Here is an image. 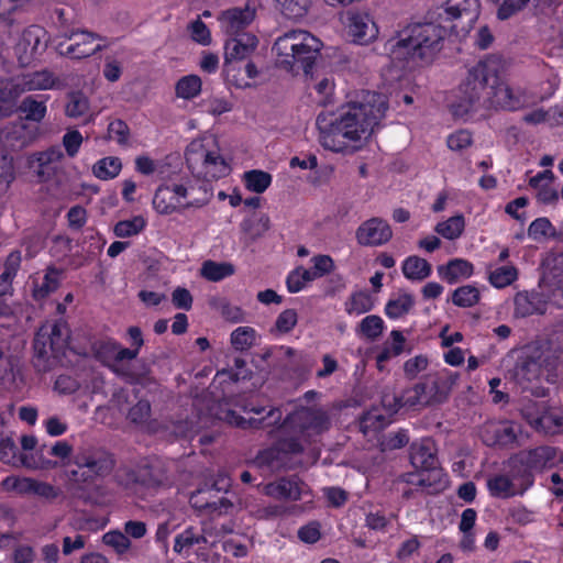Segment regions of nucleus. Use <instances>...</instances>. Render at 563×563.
I'll list each match as a JSON object with an SVG mask.
<instances>
[{
  "label": "nucleus",
  "mask_w": 563,
  "mask_h": 563,
  "mask_svg": "<svg viewBox=\"0 0 563 563\" xmlns=\"http://www.w3.org/2000/svg\"><path fill=\"white\" fill-rule=\"evenodd\" d=\"M374 307V299L366 290L356 291L351 295L346 302L347 313L362 314L368 312Z\"/></svg>",
  "instance_id": "nucleus-39"
},
{
  "label": "nucleus",
  "mask_w": 563,
  "mask_h": 563,
  "mask_svg": "<svg viewBox=\"0 0 563 563\" xmlns=\"http://www.w3.org/2000/svg\"><path fill=\"white\" fill-rule=\"evenodd\" d=\"M521 106L520 96L515 95L501 80L498 62L487 58L468 70L457 88L451 111L454 117L463 118L481 109L516 110Z\"/></svg>",
  "instance_id": "nucleus-2"
},
{
  "label": "nucleus",
  "mask_w": 563,
  "mask_h": 563,
  "mask_svg": "<svg viewBox=\"0 0 563 563\" xmlns=\"http://www.w3.org/2000/svg\"><path fill=\"white\" fill-rule=\"evenodd\" d=\"M144 227L145 220L143 219V217L137 216L131 220L119 221L114 225L113 232L118 238H129L140 233L144 229Z\"/></svg>",
  "instance_id": "nucleus-49"
},
{
  "label": "nucleus",
  "mask_w": 563,
  "mask_h": 563,
  "mask_svg": "<svg viewBox=\"0 0 563 563\" xmlns=\"http://www.w3.org/2000/svg\"><path fill=\"white\" fill-rule=\"evenodd\" d=\"M220 419L241 429H262L278 423L282 419V411L278 408H272L265 417L245 419L235 411L228 409L222 411Z\"/></svg>",
  "instance_id": "nucleus-15"
},
{
  "label": "nucleus",
  "mask_w": 563,
  "mask_h": 563,
  "mask_svg": "<svg viewBox=\"0 0 563 563\" xmlns=\"http://www.w3.org/2000/svg\"><path fill=\"white\" fill-rule=\"evenodd\" d=\"M166 470L159 461L141 466L135 475V482L147 487L157 488L167 482Z\"/></svg>",
  "instance_id": "nucleus-20"
},
{
  "label": "nucleus",
  "mask_w": 563,
  "mask_h": 563,
  "mask_svg": "<svg viewBox=\"0 0 563 563\" xmlns=\"http://www.w3.org/2000/svg\"><path fill=\"white\" fill-rule=\"evenodd\" d=\"M102 541L104 544L112 547L119 554L124 553L130 547L131 541L120 531H110L103 534Z\"/></svg>",
  "instance_id": "nucleus-59"
},
{
  "label": "nucleus",
  "mask_w": 563,
  "mask_h": 563,
  "mask_svg": "<svg viewBox=\"0 0 563 563\" xmlns=\"http://www.w3.org/2000/svg\"><path fill=\"white\" fill-rule=\"evenodd\" d=\"M23 82L24 91L26 90H46L55 86L57 78L47 69L34 71L19 77Z\"/></svg>",
  "instance_id": "nucleus-27"
},
{
  "label": "nucleus",
  "mask_w": 563,
  "mask_h": 563,
  "mask_svg": "<svg viewBox=\"0 0 563 563\" xmlns=\"http://www.w3.org/2000/svg\"><path fill=\"white\" fill-rule=\"evenodd\" d=\"M533 298L528 292H518L515 297L516 313L521 317L533 314L537 311Z\"/></svg>",
  "instance_id": "nucleus-60"
},
{
  "label": "nucleus",
  "mask_w": 563,
  "mask_h": 563,
  "mask_svg": "<svg viewBox=\"0 0 563 563\" xmlns=\"http://www.w3.org/2000/svg\"><path fill=\"white\" fill-rule=\"evenodd\" d=\"M63 41L58 43V51L62 55L71 58H86L102 49V46L96 43L97 34L71 29L70 32L62 33Z\"/></svg>",
  "instance_id": "nucleus-11"
},
{
  "label": "nucleus",
  "mask_w": 563,
  "mask_h": 563,
  "mask_svg": "<svg viewBox=\"0 0 563 563\" xmlns=\"http://www.w3.org/2000/svg\"><path fill=\"white\" fill-rule=\"evenodd\" d=\"M65 113L69 118H79L89 110L88 98L81 91H71L67 95Z\"/></svg>",
  "instance_id": "nucleus-37"
},
{
  "label": "nucleus",
  "mask_w": 563,
  "mask_h": 563,
  "mask_svg": "<svg viewBox=\"0 0 563 563\" xmlns=\"http://www.w3.org/2000/svg\"><path fill=\"white\" fill-rule=\"evenodd\" d=\"M153 206L162 214H169L176 210L177 205L174 202L170 186L158 187L153 198Z\"/></svg>",
  "instance_id": "nucleus-41"
},
{
  "label": "nucleus",
  "mask_w": 563,
  "mask_h": 563,
  "mask_svg": "<svg viewBox=\"0 0 563 563\" xmlns=\"http://www.w3.org/2000/svg\"><path fill=\"white\" fill-rule=\"evenodd\" d=\"M413 297L409 294H404L397 299H391L387 302L385 312L391 319H397L408 313L413 306Z\"/></svg>",
  "instance_id": "nucleus-45"
},
{
  "label": "nucleus",
  "mask_w": 563,
  "mask_h": 563,
  "mask_svg": "<svg viewBox=\"0 0 563 563\" xmlns=\"http://www.w3.org/2000/svg\"><path fill=\"white\" fill-rule=\"evenodd\" d=\"M383 329L384 322L382 318L376 314L365 317L358 325L360 332L371 341H375L379 338Z\"/></svg>",
  "instance_id": "nucleus-50"
},
{
  "label": "nucleus",
  "mask_w": 563,
  "mask_h": 563,
  "mask_svg": "<svg viewBox=\"0 0 563 563\" xmlns=\"http://www.w3.org/2000/svg\"><path fill=\"white\" fill-rule=\"evenodd\" d=\"M556 231L548 218H538L528 228V235L533 240L555 236Z\"/></svg>",
  "instance_id": "nucleus-55"
},
{
  "label": "nucleus",
  "mask_w": 563,
  "mask_h": 563,
  "mask_svg": "<svg viewBox=\"0 0 563 563\" xmlns=\"http://www.w3.org/2000/svg\"><path fill=\"white\" fill-rule=\"evenodd\" d=\"M515 266H503L489 274V283L496 288H504L517 279Z\"/></svg>",
  "instance_id": "nucleus-51"
},
{
  "label": "nucleus",
  "mask_w": 563,
  "mask_h": 563,
  "mask_svg": "<svg viewBox=\"0 0 563 563\" xmlns=\"http://www.w3.org/2000/svg\"><path fill=\"white\" fill-rule=\"evenodd\" d=\"M388 109L387 97L362 91L360 99L335 113L321 112L316 120L320 144L332 152L353 154L367 141Z\"/></svg>",
  "instance_id": "nucleus-1"
},
{
  "label": "nucleus",
  "mask_w": 563,
  "mask_h": 563,
  "mask_svg": "<svg viewBox=\"0 0 563 563\" xmlns=\"http://www.w3.org/2000/svg\"><path fill=\"white\" fill-rule=\"evenodd\" d=\"M18 446L11 437H2L0 439V461L5 464L16 465L18 461L22 465L30 468H37L38 464L35 462L33 455L22 454L18 456Z\"/></svg>",
  "instance_id": "nucleus-24"
},
{
  "label": "nucleus",
  "mask_w": 563,
  "mask_h": 563,
  "mask_svg": "<svg viewBox=\"0 0 563 563\" xmlns=\"http://www.w3.org/2000/svg\"><path fill=\"white\" fill-rule=\"evenodd\" d=\"M322 43L307 31L297 30L285 33L274 43L273 49L279 57V65L287 70L301 69L306 76L320 55Z\"/></svg>",
  "instance_id": "nucleus-5"
},
{
  "label": "nucleus",
  "mask_w": 563,
  "mask_h": 563,
  "mask_svg": "<svg viewBox=\"0 0 563 563\" xmlns=\"http://www.w3.org/2000/svg\"><path fill=\"white\" fill-rule=\"evenodd\" d=\"M23 92L19 77L0 81V118L10 117L16 110V100Z\"/></svg>",
  "instance_id": "nucleus-17"
},
{
  "label": "nucleus",
  "mask_w": 563,
  "mask_h": 563,
  "mask_svg": "<svg viewBox=\"0 0 563 563\" xmlns=\"http://www.w3.org/2000/svg\"><path fill=\"white\" fill-rule=\"evenodd\" d=\"M297 320L296 310L286 309L277 317L275 328L280 333H288L297 324Z\"/></svg>",
  "instance_id": "nucleus-61"
},
{
  "label": "nucleus",
  "mask_w": 563,
  "mask_h": 563,
  "mask_svg": "<svg viewBox=\"0 0 563 563\" xmlns=\"http://www.w3.org/2000/svg\"><path fill=\"white\" fill-rule=\"evenodd\" d=\"M393 236L389 224L380 218L363 222L356 230V240L361 245L376 246L387 243Z\"/></svg>",
  "instance_id": "nucleus-13"
},
{
  "label": "nucleus",
  "mask_w": 563,
  "mask_h": 563,
  "mask_svg": "<svg viewBox=\"0 0 563 563\" xmlns=\"http://www.w3.org/2000/svg\"><path fill=\"white\" fill-rule=\"evenodd\" d=\"M303 446L296 438L278 440L273 446L260 451L254 463L258 467H266L271 471H279L287 466L289 455L299 454Z\"/></svg>",
  "instance_id": "nucleus-10"
},
{
  "label": "nucleus",
  "mask_w": 563,
  "mask_h": 563,
  "mask_svg": "<svg viewBox=\"0 0 563 563\" xmlns=\"http://www.w3.org/2000/svg\"><path fill=\"white\" fill-rule=\"evenodd\" d=\"M298 538L305 543H316L321 538L320 523L318 521H310L301 527L298 530Z\"/></svg>",
  "instance_id": "nucleus-63"
},
{
  "label": "nucleus",
  "mask_w": 563,
  "mask_h": 563,
  "mask_svg": "<svg viewBox=\"0 0 563 563\" xmlns=\"http://www.w3.org/2000/svg\"><path fill=\"white\" fill-rule=\"evenodd\" d=\"M57 275L58 272L56 269H48L44 276L43 283L41 285H36L33 289V298L35 300L44 299L58 288L59 282Z\"/></svg>",
  "instance_id": "nucleus-48"
},
{
  "label": "nucleus",
  "mask_w": 563,
  "mask_h": 563,
  "mask_svg": "<svg viewBox=\"0 0 563 563\" xmlns=\"http://www.w3.org/2000/svg\"><path fill=\"white\" fill-rule=\"evenodd\" d=\"M235 272L234 265L228 262L218 263L214 261L203 262L200 274L210 282H219L225 277L232 276Z\"/></svg>",
  "instance_id": "nucleus-29"
},
{
  "label": "nucleus",
  "mask_w": 563,
  "mask_h": 563,
  "mask_svg": "<svg viewBox=\"0 0 563 563\" xmlns=\"http://www.w3.org/2000/svg\"><path fill=\"white\" fill-rule=\"evenodd\" d=\"M200 189L203 190L202 198H195L191 201H188L185 205L180 203V198H186L188 196V189L184 185H173L170 186L172 196H174V202L177 207L189 208V207H202L208 203L210 199V194L206 185L201 186Z\"/></svg>",
  "instance_id": "nucleus-42"
},
{
  "label": "nucleus",
  "mask_w": 563,
  "mask_h": 563,
  "mask_svg": "<svg viewBox=\"0 0 563 563\" xmlns=\"http://www.w3.org/2000/svg\"><path fill=\"white\" fill-rule=\"evenodd\" d=\"M349 34L355 43L365 45L378 35V27L366 12H355L350 16Z\"/></svg>",
  "instance_id": "nucleus-14"
},
{
  "label": "nucleus",
  "mask_w": 563,
  "mask_h": 563,
  "mask_svg": "<svg viewBox=\"0 0 563 563\" xmlns=\"http://www.w3.org/2000/svg\"><path fill=\"white\" fill-rule=\"evenodd\" d=\"M548 343L532 342L527 344L512 369V376L518 384L538 379L542 371L555 367L556 358L552 355Z\"/></svg>",
  "instance_id": "nucleus-6"
},
{
  "label": "nucleus",
  "mask_w": 563,
  "mask_h": 563,
  "mask_svg": "<svg viewBox=\"0 0 563 563\" xmlns=\"http://www.w3.org/2000/svg\"><path fill=\"white\" fill-rule=\"evenodd\" d=\"M481 4L478 0H446L443 9L435 11V18L443 21H455L452 30L470 32L479 16Z\"/></svg>",
  "instance_id": "nucleus-9"
},
{
  "label": "nucleus",
  "mask_w": 563,
  "mask_h": 563,
  "mask_svg": "<svg viewBox=\"0 0 563 563\" xmlns=\"http://www.w3.org/2000/svg\"><path fill=\"white\" fill-rule=\"evenodd\" d=\"M14 179L13 159L7 154H0V191L7 190Z\"/></svg>",
  "instance_id": "nucleus-58"
},
{
  "label": "nucleus",
  "mask_w": 563,
  "mask_h": 563,
  "mask_svg": "<svg viewBox=\"0 0 563 563\" xmlns=\"http://www.w3.org/2000/svg\"><path fill=\"white\" fill-rule=\"evenodd\" d=\"M479 290L471 285L462 286L452 294V302L457 307H473L479 300Z\"/></svg>",
  "instance_id": "nucleus-44"
},
{
  "label": "nucleus",
  "mask_w": 563,
  "mask_h": 563,
  "mask_svg": "<svg viewBox=\"0 0 563 563\" xmlns=\"http://www.w3.org/2000/svg\"><path fill=\"white\" fill-rule=\"evenodd\" d=\"M410 463L415 468L419 470V472L430 468L434 470V466L439 465L435 454L424 445L411 448Z\"/></svg>",
  "instance_id": "nucleus-31"
},
{
  "label": "nucleus",
  "mask_w": 563,
  "mask_h": 563,
  "mask_svg": "<svg viewBox=\"0 0 563 563\" xmlns=\"http://www.w3.org/2000/svg\"><path fill=\"white\" fill-rule=\"evenodd\" d=\"M303 483L298 476L283 477L265 486V494L277 499L299 500Z\"/></svg>",
  "instance_id": "nucleus-18"
},
{
  "label": "nucleus",
  "mask_w": 563,
  "mask_h": 563,
  "mask_svg": "<svg viewBox=\"0 0 563 563\" xmlns=\"http://www.w3.org/2000/svg\"><path fill=\"white\" fill-rule=\"evenodd\" d=\"M451 391L441 378H433L429 385V397L424 401V406L440 405L448 400Z\"/></svg>",
  "instance_id": "nucleus-52"
},
{
  "label": "nucleus",
  "mask_w": 563,
  "mask_h": 563,
  "mask_svg": "<svg viewBox=\"0 0 563 563\" xmlns=\"http://www.w3.org/2000/svg\"><path fill=\"white\" fill-rule=\"evenodd\" d=\"M108 131L110 135L117 140L119 144H126L130 135V129L128 124L121 120L117 119L112 121L109 126Z\"/></svg>",
  "instance_id": "nucleus-64"
},
{
  "label": "nucleus",
  "mask_w": 563,
  "mask_h": 563,
  "mask_svg": "<svg viewBox=\"0 0 563 563\" xmlns=\"http://www.w3.org/2000/svg\"><path fill=\"white\" fill-rule=\"evenodd\" d=\"M185 156L191 173L206 180L225 177L231 172L230 165L218 152L206 151L201 144L190 143Z\"/></svg>",
  "instance_id": "nucleus-7"
},
{
  "label": "nucleus",
  "mask_w": 563,
  "mask_h": 563,
  "mask_svg": "<svg viewBox=\"0 0 563 563\" xmlns=\"http://www.w3.org/2000/svg\"><path fill=\"white\" fill-rule=\"evenodd\" d=\"M122 164L118 157H104L98 161L93 167V175L99 179L114 178L121 170Z\"/></svg>",
  "instance_id": "nucleus-38"
},
{
  "label": "nucleus",
  "mask_w": 563,
  "mask_h": 563,
  "mask_svg": "<svg viewBox=\"0 0 563 563\" xmlns=\"http://www.w3.org/2000/svg\"><path fill=\"white\" fill-rule=\"evenodd\" d=\"M201 79L197 75H188L176 84V95L183 99H192L201 90Z\"/></svg>",
  "instance_id": "nucleus-43"
},
{
  "label": "nucleus",
  "mask_w": 563,
  "mask_h": 563,
  "mask_svg": "<svg viewBox=\"0 0 563 563\" xmlns=\"http://www.w3.org/2000/svg\"><path fill=\"white\" fill-rule=\"evenodd\" d=\"M428 357L424 355H417L408 360L404 365V372L407 378L413 379L418 373L424 371L428 366Z\"/></svg>",
  "instance_id": "nucleus-62"
},
{
  "label": "nucleus",
  "mask_w": 563,
  "mask_h": 563,
  "mask_svg": "<svg viewBox=\"0 0 563 563\" xmlns=\"http://www.w3.org/2000/svg\"><path fill=\"white\" fill-rule=\"evenodd\" d=\"M487 487L492 496L497 498H507L519 494L510 476L506 475H496L490 477L487 481Z\"/></svg>",
  "instance_id": "nucleus-32"
},
{
  "label": "nucleus",
  "mask_w": 563,
  "mask_h": 563,
  "mask_svg": "<svg viewBox=\"0 0 563 563\" xmlns=\"http://www.w3.org/2000/svg\"><path fill=\"white\" fill-rule=\"evenodd\" d=\"M283 426L311 438L327 432L331 427V418L322 408L300 406L287 415Z\"/></svg>",
  "instance_id": "nucleus-8"
},
{
  "label": "nucleus",
  "mask_w": 563,
  "mask_h": 563,
  "mask_svg": "<svg viewBox=\"0 0 563 563\" xmlns=\"http://www.w3.org/2000/svg\"><path fill=\"white\" fill-rule=\"evenodd\" d=\"M481 439L487 446H506L514 443L517 435L512 427L488 423L482 428Z\"/></svg>",
  "instance_id": "nucleus-19"
},
{
  "label": "nucleus",
  "mask_w": 563,
  "mask_h": 563,
  "mask_svg": "<svg viewBox=\"0 0 563 563\" xmlns=\"http://www.w3.org/2000/svg\"><path fill=\"white\" fill-rule=\"evenodd\" d=\"M74 464L78 470L68 473L69 488L75 497L89 503L91 498L86 493L84 484L108 476L114 467V460L103 448L84 444L77 449Z\"/></svg>",
  "instance_id": "nucleus-4"
},
{
  "label": "nucleus",
  "mask_w": 563,
  "mask_h": 563,
  "mask_svg": "<svg viewBox=\"0 0 563 563\" xmlns=\"http://www.w3.org/2000/svg\"><path fill=\"white\" fill-rule=\"evenodd\" d=\"M49 338L43 333H36L33 340V365L37 372H48L52 368V363L49 361Z\"/></svg>",
  "instance_id": "nucleus-26"
},
{
  "label": "nucleus",
  "mask_w": 563,
  "mask_h": 563,
  "mask_svg": "<svg viewBox=\"0 0 563 563\" xmlns=\"http://www.w3.org/2000/svg\"><path fill=\"white\" fill-rule=\"evenodd\" d=\"M245 187L253 192H264L272 183V175L260 169L245 172L243 175Z\"/></svg>",
  "instance_id": "nucleus-34"
},
{
  "label": "nucleus",
  "mask_w": 563,
  "mask_h": 563,
  "mask_svg": "<svg viewBox=\"0 0 563 563\" xmlns=\"http://www.w3.org/2000/svg\"><path fill=\"white\" fill-rule=\"evenodd\" d=\"M256 338V332L251 327H240L231 334V344L235 350L244 351L250 349Z\"/></svg>",
  "instance_id": "nucleus-47"
},
{
  "label": "nucleus",
  "mask_w": 563,
  "mask_h": 563,
  "mask_svg": "<svg viewBox=\"0 0 563 563\" xmlns=\"http://www.w3.org/2000/svg\"><path fill=\"white\" fill-rule=\"evenodd\" d=\"M209 306L220 312V314L230 322H241L244 320V312L239 306H233L224 298L214 296L209 299Z\"/></svg>",
  "instance_id": "nucleus-30"
},
{
  "label": "nucleus",
  "mask_w": 563,
  "mask_h": 563,
  "mask_svg": "<svg viewBox=\"0 0 563 563\" xmlns=\"http://www.w3.org/2000/svg\"><path fill=\"white\" fill-rule=\"evenodd\" d=\"M269 227L271 221L266 214H262L256 221L247 219L241 223L242 231L249 234L253 240L262 236L269 230Z\"/></svg>",
  "instance_id": "nucleus-53"
},
{
  "label": "nucleus",
  "mask_w": 563,
  "mask_h": 563,
  "mask_svg": "<svg viewBox=\"0 0 563 563\" xmlns=\"http://www.w3.org/2000/svg\"><path fill=\"white\" fill-rule=\"evenodd\" d=\"M508 465L511 481L515 483L518 493L523 494L533 484L534 472L526 466L518 454L509 459Z\"/></svg>",
  "instance_id": "nucleus-23"
},
{
  "label": "nucleus",
  "mask_w": 563,
  "mask_h": 563,
  "mask_svg": "<svg viewBox=\"0 0 563 563\" xmlns=\"http://www.w3.org/2000/svg\"><path fill=\"white\" fill-rule=\"evenodd\" d=\"M280 5L282 13L288 18L298 20L303 18L310 10L314 0H276Z\"/></svg>",
  "instance_id": "nucleus-36"
},
{
  "label": "nucleus",
  "mask_w": 563,
  "mask_h": 563,
  "mask_svg": "<svg viewBox=\"0 0 563 563\" xmlns=\"http://www.w3.org/2000/svg\"><path fill=\"white\" fill-rule=\"evenodd\" d=\"M404 275L411 280H423L431 274V265L419 256H409L402 264Z\"/></svg>",
  "instance_id": "nucleus-28"
},
{
  "label": "nucleus",
  "mask_w": 563,
  "mask_h": 563,
  "mask_svg": "<svg viewBox=\"0 0 563 563\" xmlns=\"http://www.w3.org/2000/svg\"><path fill=\"white\" fill-rule=\"evenodd\" d=\"M465 221L462 214L451 217L446 221L439 222L434 230L437 233L448 240H455L460 238L464 231Z\"/></svg>",
  "instance_id": "nucleus-35"
},
{
  "label": "nucleus",
  "mask_w": 563,
  "mask_h": 563,
  "mask_svg": "<svg viewBox=\"0 0 563 563\" xmlns=\"http://www.w3.org/2000/svg\"><path fill=\"white\" fill-rule=\"evenodd\" d=\"M255 18V10L246 5L244 9L233 8L222 12L220 21L224 32L238 37L243 30L252 23Z\"/></svg>",
  "instance_id": "nucleus-16"
},
{
  "label": "nucleus",
  "mask_w": 563,
  "mask_h": 563,
  "mask_svg": "<svg viewBox=\"0 0 563 563\" xmlns=\"http://www.w3.org/2000/svg\"><path fill=\"white\" fill-rule=\"evenodd\" d=\"M53 15L56 16V23L64 32H70V26L77 23V13L70 5H57L53 9Z\"/></svg>",
  "instance_id": "nucleus-54"
},
{
  "label": "nucleus",
  "mask_w": 563,
  "mask_h": 563,
  "mask_svg": "<svg viewBox=\"0 0 563 563\" xmlns=\"http://www.w3.org/2000/svg\"><path fill=\"white\" fill-rule=\"evenodd\" d=\"M19 109L25 113V118L31 121L40 122L44 119L46 113V106L43 101L29 96L25 97Z\"/></svg>",
  "instance_id": "nucleus-46"
},
{
  "label": "nucleus",
  "mask_w": 563,
  "mask_h": 563,
  "mask_svg": "<svg viewBox=\"0 0 563 563\" xmlns=\"http://www.w3.org/2000/svg\"><path fill=\"white\" fill-rule=\"evenodd\" d=\"M518 455L526 463V466L533 472H541L553 463L556 450L551 446H539L533 450L521 451Z\"/></svg>",
  "instance_id": "nucleus-21"
},
{
  "label": "nucleus",
  "mask_w": 563,
  "mask_h": 563,
  "mask_svg": "<svg viewBox=\"0 0 563 563\" xmlns=\"http://www.w3.org/2000/svg\"><path fill=\"white\" fill-rule=\"evenodd\" d=\"M439 274L450 284H455L460 277H470L473 274V265L466 260L454 258L444 266L438 267Z\"/></svg>",
  "instance_id": "nucleus-25"
},
{
  "label": "nucleus",
  "mask_w": 563,
  "mask_h": 563,
  "mask_svg": "<svg viewBox=\"0 0 563 563\" xmlns=\"http://www.w3.org/2000/svg\"><path fill=\"white\" fill-rule=\"evenodd\" d=\"M63 152L57 147H51L47 151L34 153L30 158V166L34 168V164H37L36 174L41 180H47L54 174V163L59 162L63 158Z\"/></svg>",
  "instance_id": "nucleus-22"
},
{
  "label": "nucleus",
  "mask_w": 563,
  "mask_h": 563,
  "mask_svg": "<svg viewBox=\"0 0 563 563\" xmlns=\"http://www.w3.org/2000/svg\"><path fill=\"white\" fill-rule=\"evenodd\" d=\"M434 15L430 13V21L409 24L398 32L397 37L390 41L394 59L427 65L435 59L443 48L448 29Z\"/></svg>",
  "instance_id": "nucleus-3"
},
{
  "label": "nucleus",
  "mask_w": 563,
  "mask_h": 563,
  "mask_svg": "<svg viewBox=\"0 0 563 563\" xmlns=\"http://www.w3.org/2000/svg\"><path fill=\"white\" fill-rule=\"evenodd\" d=\"M418 477V486L433 488V492H439L445 486L444 474L439 465L434 466V470L419 472Z\"/></svg>",
  "instance_id": "nucleus-40"
},
{
  "label": "nucleus",
  "mask_w": 563,
  "mask_h": 563,
  "mask_svg": "<svg viewBox=\"0 0 563 563\" xmlns=\"http://www.w3.org/2000/svg\"><path fill=\"white\" fill-rule=\"evenodd\" d=\"M498 4L497 18L507 20L518 11L522 10L530 0H493Z\"/></svg>",
  "instance_id": "nucleus-56"
},
{
  "label": "nucleus",
  "mask_w": 563,
  "mask_h": 563,
  "mask_svg": "<svg viewBox=\"0 0 563 563\" xmlns=\"http://www.w3.org/2000/svg\"><path fill=\"white\" fill-rule=\"evenodd\" d=\"M258 40L252 33H242L238 37L227 40L224 46L225 73L233 77L234 63L247 58L257 47Z\"/></svg>",
  "instance_id": "nucleus-12"
},
{
  "label": "nucleus",
  "mask_w": 563,
  "mask_h": 563,
  "mask_svg": "<svg viewBox=\"0 0 563 563\" xmlns=\"http://www.w3.org/2000/svg\"><path fill=\"white\" fill-rule=\"evenodd\" d=\"M429 397V385L427 383H418L411 389L405 391L401 397H395L398 408L402 406L413 407L416 405H423Z\"/></svg>",
  "instance_id": "nucleus-33"
},
{
  "label": "nucleus",
  "mask_w": 563,
  "mask_h": 563,
  "mask_svg": "<svg viewBox=\"0 0 563 563\" xmlns=\"http://www.w3.org/2000/svg\"><path fill=\"white\" fill-rule=\"evenodd\" d=\"M151 418V404L148 400H139L128 413V419L135 424L145 423Z\"/></svg>",
  "instance_id": "nucleus-57"
}]
</instances>
